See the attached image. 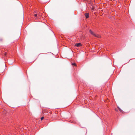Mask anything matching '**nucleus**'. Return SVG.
I'll return each mask as SVG.
<instances>
[{
  "label": "nucleus",
  "instance_id": "nucleus-12",
  "mask_svg": "<svg viewBox=\"0 0 135 135\" xmlns=\"http://www.w3.org/2000/svg\"><path fill=\"white\" fill-rule=\"evenodd\" d=\"M115 110H116V111H117V109H115Z\"/></svg>",
  "mask_w": 135,
  "mask_h": 135
},
{
  "label": "nucleus",
  "instance_id": "nucleus-5",
  "mask_svg": "<svg viewBox=\"0 0 135 135\" xmlns=\"http://www.w3.org/2000/svg\"><path fill=\"white\" fill-rule=\"evenodd\" d=\"M95 36L99 38L101 37V36L99 35L98 34H95Z\"/></svg>",
  "mask_w": 135,
  "mask_h": 135
},
{
  "label": "nucleus",
  "instance_id": "nucleus-7",
  "mask_svg": "<svg viewBox=\"0 0 135 135\" xmlns=\"http://www.w3.org/2000/svg\"><path fill=\"white\" fill-rule=\"evenodd\" d=\"M118 108V109H119V110L121 112H122V109H121L120 108Z\"/></svg>",
  "mask_w": 135,
  "mask_h": 135
},
{
  "label": "nucleus",
  "instance_id": "nucleus-4",
  "mask_svg": "<svg viewBox=\"0 0 135 135\" xmlns=\"http://www.w3.org/2000/svg\"><path fill=\"white\" fill-rule=\"evenodd\" d=\"M89 32L91 33V34L95 36V34L94 32L92 31L91 30H89Z\"/></svg>",
  "mask_w": 135,
  "mask_h": 135
},
{
  "label": "nucleus",
  "instance_id": "nucleus-8",
  "mask_svg": "<svg viewBox=\"0 0 135 135\" xmlns=\"http://www.w3.org/2000/svg\"><path fill=\"white\" fill-rule=\"evenodd\" d=\"M44 119V117H42L41 118V120H42L43 119Z\"/></svg>",
  "mask_w": 135,
  "mask_h": 135
},
{
  "label": "nucleus",
  "instance_id": "nucleus-9",
  "mask_svg": "<svg viewBox=\"0 0 135 135\" xmlns=\"http://www.w3.org/2000/svg\"><path fill=\"white\" fill-rule=\"evenodd\" d=\"M34 16L35 17H37V14H35L34 15Z\"/></svg>",
  "mask_w": 135,
  "mask_h": 135
},
{
  "label": "nucleus",
  "instance_id": "nucleus-2",
  "mask_svg": "<svg viewBox=\"0 0 135 135\" xmlns=\"http://www.w3.org/2000/svg\"><path fill=\"white\" fill-rule=\"evenodd\" d=\"M89 14L88 13H85V16L86 18H88V17H89Z\"/></svg>",
  "mask_w": 135,
  "mask_h": 135
},
{
  "label": "nucleus",
  "instance_id": "nucleus-11",
  "mask_svg": "<svg viewBox=\"0 0 135 135\" xmlns=\"http://www.w3.org/2000/svg\"><path fill=\"white\" fill-rule=\"evenodd\" d=\"M38 16L39 17H40V16L38 14Z\"/></svg>",
  "mask_w": 135,
  "mask_h": 135
},
{
  "label": "nucleus",
  "instance_id": "nucleus-1",
  "mask_svg": "<svg viewBox=\"0 0 135 135\" xmlns=\"http://www.w3.org/2000/svg\"><path fill=\"white\" fill-rule=\"evenodd\" d=\"M75 46L77 47H79L81 46V44L80 43L75 44Z\"/></svg>",
  "mask_w": 135,
  "mask_h": 135
},
{
  "label": "nucleus",
  "instance_id": "nucleus-10",
  "mask_svg": "<svg viewBox=\"0 0 135 135\" xmlns=\"http://www.w3.org/2000/svg\"><path fill=\"white\" fill-rule=\"evenodd\" d=\"M7 55V53H6V52L4 54V56H6V55Z\"/></svg>",
  "mask_w": 135,
  "mask_h": 135
},
{
  "label": "nucleus",
  "instance_id": "nucleus-6",
  "mask_svg": "<svg viewBox=\"0 0 135 135\" xmlns=\"http://www.w3.org/2000/svg\"><path fill=\"white\" fill-rule=\"evenodd\" d=\"M72 65L74 66H76V64L75 63H73L72 64Z\"/></svg>",
  "mask_w": 135,
  "mask_h": 135
},
{
  "label": "nucleus",
  "instance_id": "nucleus-3",
  "mask_svg": "<svg viewBox=\"0 0 135 135\" xmlns=\"http://www.w3.org/2000/svg\"><path fill=\"white\" fill-rule=\"evenodd\" d=\"M89 32L91 33V34L95 36V34L94 32L92 31L91 30H89Z\"/></svg>",
  "mask_w": 135,
  "mask_h": 135
},
{
  "label": "nucleus",
  "instance_id": "nucleus-13",
  "mask_svg": "<svg viewBox=\"0 0 135 135\" xmlns=\"http://www.w3.org/2000/svg\"><path fill=\"white\" fill-rule=\"evenodd\" d=\"M12 63H11V64H12Z\"/></svg>",
  "mask_w": 135,
  "mask_h": 135
}]
</instances>
